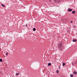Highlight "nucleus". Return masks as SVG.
I'll use <instances>...</instances> for the list:
<instances>
[{
  "instance_id": "f257e3e1",
  "label": "nucleus",
  "mask_w": 77,
  "mask_h": 77,
  "mask_svg": "<svg viewBox=\"0 0 77 77\" xmlns=\"http://www.w3.org/2000/svg\"><path fill=\"white\" fill-rule=\"evenodd\" d=\"M61 46H62V44L61 43H60L58 45V48H60L61 47Z\"/></svg>"
},
{
  "instance_id": "f03ea898",
  "label": "nucleus",
  "mask_w": 77,
  "mask_h": 77,
  "mask_svg": "<svg viewBox=\"0 0 77 77\" xmlns=\"http://www.w3.org/2000/svg\"><path fill=\"white\" fill-rule=\"evenodd\" d=\"M72 11V9H68V11H69V12Z\"/></svg>"
},
{
  "instance_id": "7ed1b4c3",
  "label": "nucleus",
  "mask_w": 77,
  "mask_h": 77,
  "mask_svg": "<svg viewBox=\"0 0 77 77\" xmlns=\"http://www.w3.org/2000/svg\"><path fill=\"white\" fill-rule=\"evenodd\" d=\"M72 41L74 42H76L77 41V40L76 39H73Z\"/></svg>"
},
{
  "instance_id": "20e7f679",
  "label": "nucleus",
  "mask_w": 77,
  "mask_h": 77,
  "mask_svg": "<svg viewBox=\"0 0 77 77\" xmlns=\"http://www.w3.org/2000/svg\"><path fill=\"white\" fill-rule=\"evenodd\" d=\"M72 14H75V11H72Z\"/></svg>"
},
{
  "instance_id": "39448f33",
  "label": "nucleus",
  "mask_w": 77,
  "mask_h": 77,
  "mask_svg": "<svg viewBox=\"0 0 77 77\" xmlns=\"http://www.w3.org/2000/svg\"><path fill=\"white\" fill-rule=\"evenodd\" d=\"M51 65V63H49L48 64V66H50Z\"/></svg>"
},
{
  "instance_id": "423d86ee",
  "label": "nucleus",
  "mask_w": 77,
  "mask_h": 77,
  "mask_svg": "<svg viewBox=\"0 0 77 77\" xmlns=\"http://www.w3.org/2000/svg\"><path fill=\"white\" fill-rule=\"evenodd\" d=\"M73 73L74 74H76L77 72L75 71L73 72Z\"/></svg>"
},
{
  "instance_id": "0eeeda50",
  "label": "nucleus",
  "mask_w": 77,
  "mask_h": 77,
  "mask_svg": "<svg viewBox=\"0 0 77 77\" xmlns=\"http://www.w3.org/2000/svg\"><path fill=\"white\" fill-rule=\"evenodd\" d=\"M1 5L2 6V7L4 8L5 6V5H3V4H1Z\"/></svg>"
},
{
  "instance_id": "6e6552de",
  "label": "nucleus",
  "mask_w": 77,
  "mask_h": 77,
  "mask_svg": "<svg viewBox=\"0 0 77 77\" xmlns=\"http://www.w3.org/2000/svg\"><path fill=\"white\" fill-rule=\"evenodd\" d=\"M36 30L35 28H33V31H35Z\"/></svg>"
},
{
  "instance_id": "1a4fd4ad",
  "label": "nucleus",
  "mask_w": 77,
  "mask_h": 77,
  "mask_svg": "<svg viewBox=\"0 0 77 77\" xmlns=\"http://www.w3.org/2000/svg\"><path fill=\"white\" fill-rule=\"evenodd\" d=\"M56 72L57 73H58L59 72V70H57V71H56Z\"/></svg>"
},
{
  "instance_id": "9d476101",
  "label": "nucleus",
  "mask_w": 77,
  "mask_h": 77,
  "mask_svg": "<svg viewBox=\"0 0 77 77\" xmlns=\"http://www.w3.org/2000/svg\"><path fill=\"white\" fill-rule=\"evenodd\" d=\"M66 65V64L64 63H63V66H64V65Z\"/></svg>"
},
{
  "instance_id": "9b49d317",
  "label": "nucleus",
  "mask_w": 77,
  "mask_h": 77,
  "mask_svg": "<svg viewBox=\"0 0 77 77\" xmlns=\"http://www.w3.org/2000/svg\"><path fill=\"white\" fill-rule=\"evenodd\" d=\"M73 74H72V75L70 74V75L71 77H73Z\"/></svg>"
},
{
  "instance_id": "f8f14e48",
  "label": "nucleus",
  "mask_w": 77,
  "mask_h": 77,
  "mask_svg": "<svg viewBox=\"0 0 77 77\" xmlns=\"http://www.w3.org/2000/svg\"><path fill=\"white\" fill-rule=\"evenodd\" d=\"M2 59L0 58V62H2Z\"/></svg>"
},
{
  "instance_id": "ddd939ff",
  "label": "nucleus",
  "mask_w": 77,
  "mask_h": 77,
  "mask_svg": "<svg viewBox=\"0 0 77 77\" xmlns=\"http://www.w3.org/2000/svg\"><path fill=\"white\" fill-rule=\"evenodd\" d=\"M19 75V73H18L16 74V75Z\"/></svg>"
},
{
  "instance_id": "4468645a",
  "label": "nucleus",
  "mask_w": 77,
  "mask_h": 77,
  "mask_svg": "<svg viewBox=\"0 0 77 77\" xmlns=\"http://www.w3.org/2000/svg\"><path fill=\"white\" fill-rule=\"evenodd\" d=\"M8 52H7L6 53V56H8Z\"/></svg>"
},
{
  "instance_id": "2eb2a0df",
  "label": "nucleus",
  "mask_w": 77,
  "mask_h": 77,
  "mask_svg": "<svg viewBox=\"0 0 77 77\" xmlns=\"http://www.w3.org/2000/svg\"><path fill=\"white\" fill-rule=\"evenodd\" d=\"M73 22V21H70V23H72Z\"/></svg>"
},
{
  "instance_id": "dca6fc26",
  "label": "nucleus",
  "mask_w": 77,
  "mask_h": 77,
  "mask_svg": "<svg viewBox=\"0 0 77 77\" xmlns=\"http://www.w3.org/2000/svg\"><path fill=\"white\" fill-rule=\"evenodd\" d=\"M59 50H62V49H60V48H59Z\"/></svg>"
},
{
  "instance_id": "f3484780",
  "label": "nucleus",
  "mask_w": 77,
  "mask_h": 77,
  "mask_svg": "<svg viewBox=\"0 0 77 77\" xmlns=\"http://www.w3.org/2000/svg\"><path fill=\"white\" fill-rule=\"evenodd\" d=\"M58 67H59V68H60V66H59Z\"/></svg>"
},
{
  "instance_id": "a211bd4d",
  "label": "nucleus",
  "mask_w": 77,
  "mask_h": 77,
  "mask_svg": "<svg viewBox=\"0 0 77 77\" xmlns=\"http://www.w3.org/2000/svg\"><path fill=\"white\" fill-rule=\"evenodd\" d=\"M27 24H26V26L27 27Z\"/></svg>"
},
{
  "instance_id": "6ab92c4d",
  "label": "nucleus",
  "mask_w": 77,
  "mask_h": 77,
  "mask_svg": "<svg viewBox=\"0 0 77 77\" xmlns=\"http://www.w3.org/2000/svg\"><path fill=\"white\" fill-rule=\"evenodd\" d=\"M72 65H73V63H72Z\"/></svg>"
}]
</instances>
